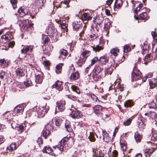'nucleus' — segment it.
Segmentation results:
<instances>
[{"instance_id": "6", "label": "nucleus", "mask_w": 157, "mask_h": 157, "mask_svg": "<svg viewBox=\"0 0 157 157\" xmlns=\"http://www.w3.org/2000/svg\"><path fill=\"white\" fill-rule=\"evenodd\" d=\"M141 74V72L139 70L134 69L132 73V80H136L139 79L140 78Z\"/></svg>"}, {"instance_id": "30", "label": "nucleus", "mask_w": 157, "mask_h": 157, "mask_svg": "<svg viewBox=\"0 0 157 157\" xmlns=\"http://www.w3.org/2000/svg\"><path fill=\"white\" fill-rule=\"evenodd\" d=\"M52 151V149L49 146H47L44 147L42 150V151L43 153H46L48 154L51 153Z\"/></svg>"}, {"instance_id": "20", "label": "nucleus", "mask_w": 157, "mask_h": 157, "mask_svg": "<svg viewBox=\"0 0 157 157\" xmlns=\"http://www.w3.org/2000/svg\"><path fill=\"white\" fill-rule=\"evenodd\" d=\"M92 50L95 52H99L100 51L103 50L104 48V46H100L99 45H97L95 46H92Z\"/></svg>"}, {"instance_id": "12", "label": "nucleus", "mask_w": 157, "mask_h": 157, "mask_svg": "<svg viewBox=\"0 0 157 157\" xmlns=\"http://www.w3.org/2000/svg\"><path fill=\"white\" fill-rule=\"evenodd\" d=\"M109 60V58L106 54L100 57L98 60L99 63L102 65L105 64Z\"/></svg>"}, {"instance_id": "59", "label": "nucleus", "mask_w": 157, "mask_h": 157, "mask_svg": "<svg viewBox=\"0 0 157 157\" xmlns=\"http://www.w3.org/2000/svg\"><path fill=\"white\" fill-rule=\"evenodd\" d=\"M91 97L93 101H97L98 100V98L96 95L94 94H92L91 95Z\"/></svg>"}, {"instance_id": "4", "label": "nucleus", "mask_w": 157, "mask_h": 157, "mask_svg": "<svg viewBox=\"0 0 157 157\" xmlns=\"http://www.w3.org/2000/svg\"><path fill=\"white\" fill-rule=\"evenodd\" d=\"M102 71L103 69L99 66H97L95 67L93 70L92 77L95 81H97L101 78V77L103 76L101 74Z\"/></svg>"}, {"instance_id": "64", "label": "nucleus", "mask_w": 157, "mask_h": 157, "mask_svg": "<svg viewBox=\"0 0 157 157\" xmlns=\"http://www.w3.org/2000/svg\"><path fill=\"white\" fill-rule=\"evenodd\" d=\"M5 76V73L3 71L0 73V78L2 79H3Z\"/></svg>"}, {"instance_id": "18", "label": "nucleus", "mask_w": 157, "mask_h": 157, "mask_svg": "<svg viewBox=\"0 0 157 157\" xmlns=\"http://www.w3.org/2000/svg\"><path fill=\"white\" fill-rule=\"evenodd\" d=\"M155 150L154 148H153L151 149H147L144 150L143 151L145 154V157H149L150 155Z\"/></svg>"}, {"instance_id": "16", "label": "nucleus", "mask_w": 157, "mask_h": 157, "mask_svg": "<svg viewBox=\"0 0 157 157\" xmlns=\"http://www.w3.org/2000/svg\"><path fill=\"white\" fill-rule=\"evenodd\" d=\"M11 39V37L10 35L8 34H6L1 36L0 42L6 43L9 40H10Z\"/></svg>"}, {"instance_id": "8", "label": "nucleus", "mask_w": 157, "mask_h": 157, "mask_svg": "<svg viewBox=\"0 0 157 157\" xmlns=\"http://www.w3.org/2000/svg\"><path fill=\"white\" fill-rule=\"evenodd\" d=\"M82 115V113L81 111L75 109L73 110L70 114L71 117L73 118H80Z\"/></svg>"}, {"instance_id": "55", "label": "nucleus", "mask_w": 157, "mask_h": 157, "mask_svg": "<svg viewBox=\"0 0 157 157\" xmlns=\"http://www.w3.org/2000/svg\"><path fill=\"white\" fill-rule=\"evenodd\" d=\"M149 46L148 44H146L145 43L143 44V45H142V50L143 51H146L149 50Z\"/></svg>"}, {"instance_id": "47", "label": "nucleus", "mask_w": 157, "mask_h": 157, "mask_svg": "<svg viewBox=\"0 0 157 157\" xmlns=\"http://www.w3.org/2000/svg\"><path fill=\"white\" fill-rule=\"evenodd\" d=\"M140 17L142 20H147L148 19L147 16V13L145 12L142 13L140 15Z\"/></svg>"}, {"instance_id": "40", "label": "nucleus", "mask_w": 157, "mask_h": 157, "mask_svg": "<svg viewBox=\"0 0 157 157\" xmlns=\"http://www.w3.org/2000/svg\"><path fill=\"white\" fill-rule=\"evenodd\" d=\"M71 90L75 92L78 94H80L81 93L80 91L79 88L75 85H72L71 86Z\"/></svg>"}, {"instance_id": "58", "label": "nucleus", "mask_w": 157, "mask_h": 157, "mask_svg": "<svg viewBox=\"0 0 157 157\" xmlns=\"http://www.w3.org/2000/svg\"><path fill=\"white\" fill-rule=\"evenodd\" d=\"M111 24L109 22H108L107 23H105L104 24V28L105 30L108 29L109 28Z\"/></svg>"}, {"instance_id": "14", "label": "nucleus", "mask_w": 157, "mask_h": 157, "mask_svg": "<svg viewBox=\"0 0 157 157\" xmlns=\"http://www.w3.org/2000/svg\"><path fill=\"white\" fill-rule=\"evenodd\" d=\"M4 116V120L6 124L10 123L11 119V114L9 113V111L3 114Z\"/></svg>"}, {"instance_id": "43", "label": "nucleus", "mask_w": 157, "mask_h": 157, "mask_svg": "<svg viewBox=\"0 0 157 157\" xmlns=\"http://www.w3.org/2000/svg\"><path fill=\"white\" fill-rule=\"evenodd\" d=\"M115 85H117V86H116V87H118L119 90L122 91L124 90V87L123 85H119L120 83L118 82H115L114 83Z\"/></svg>"}, {"instance_id": "19", "label": "nucleus", "mask_w": 157, "mask_h": 157, "mask_svg": "<svg viewBox=\"0 0 157 157\" xmlns=\"http://www.w3.org/2000/svg\"><path fill=\"white\" fill-rule=\"evenodd\" d=\"M62 82L59 81H57L55 83L52 85L53 88H55L57 89L59 91H60L63 89V87L61 86Z\"/></svg>"}, {"instance_id": "38", "label": "nucleus", "mask_w": 157, "mask_h": 157, "mask_svg": "<svg viewBox=\"0 0 157 157\" xmlns=\"http://www.w3.org/2000/svg\"><path fill=\"white\" fill-rule=\"evenodd\" d=\"M90 52L88 50H86L83 52L81 54V56L82 58L86 59L89 56Z\"/></svg>"}, {"instance_id": "26", "label": "nucleus", "mask_w": 157, "mask_h": 157, "mask_svg": "<svg viewBox=\"0 0 157 157\" xmlns=\"http://www.w3.org/2000/svg\"><path fill=\"white\" fill-rule=\"evenodd\" d=\"M46 2V0H35V5L37 7H41Z\"/></svg>"}, {"instance_id": "54", "label": "nucleus", "mask_w": 157, "mask_h": 157, "mask_svg": "<svg viewBox=\"0 0 157 157\" xmlns=\"http://www.w3.org/2000/svg\"><path fill=\"white\" fill-rule=\"evenodd\" d=\"M62 121L59 119H57L55 121V124L56 126H59L62 123Z\"/></svg>"}, {"instance_id": "9", "label": "nucleus", "mask_w": 157, "mask_h": 157, "mask_svg": "<svg viewBox=\"0 0 157 157\" xmlns=\"http://www.w3.org/2000/svg\"><path fill=\"white\" fill-rule=\"evenodd\" d=\"M93 22H94L96 24L98 25L99 26L102 23L104 19L102 14L97 15L94 17Z\"/></svg>"}, {"instance_id": "46", "label": "nucleus", "mask_w": 157, "mask_h": 157, "mask_svg": "<svg viewBox=\"0 0 157 157\" xmlns=\"http://www.w3.org/2000/svg\"><path fill=\"white\" fill-rule=\"evenodd\" d=\"M151 139L153 141H155L157 140V132H156L154 131L152 132Z\"/></svg>"}, {"instance_id": "51", "label": "nucleus", "mask_w": 157, "mask_h": 157, "mask_svg": "<svg viewBox=\"0 0 157 157\" xmlns=\"http://www.w3.org/2000/svg\"><path fill=\"white\" fill-rule=\"evenodd\" d=\"M132 121V119L131 118H130L125 121L123 122V124L125 126H128L130 125Z\"/></svg>"}, {"instance_id": "31", "label": "nucleus", "mask_w": 157, "mask_h": 157, "mask_svg": "<svg viewBox=\"0 0 157 157\" xmlns=\"http://www.w3.org/2000/svg\"><path fill=\"white\" fill-rule=\"evenodd\" d=\"M134 137L136 142L138 143L140 142L142 139V136L140 133H138L137 131L135 132Z\"/></svg>"}, {"instance_id": "21", "label": "nucleus", "mask_w": 157, "mask_h": 157, "mask_svg": "<svg viewBox=\"0 0 157 157\" xmlns=\"http://www.w3.org/2000/svg\"><path fill=\"white\" fill-rule=\"evenodd\" d=\"M67 55V50L62 49L60 50V55L59 56L60 59H63L66 58Z\"/></svg>"}, {"instance_id": "5", "label": "nucleus", "mask_w": 157, "mask_h": 157, "mask_svg": "<svg viewBox=\"0 0 157 157\" xmlns=\"http://www.w3.org/2000/svg\"><path fill=\"white\" fill-rule=\"evenodd\" d=\"M31 125L29 123L25 122L24 123L19 125L16 128V130L18 131V133L22 132L24 130H28L31 127Z\"/></svg>"}, {"instance_id": "33", "label": "nucleus", "mask_w": 157, "mask_h": 157, "mask_svg": "<svg viewBox=\"0 0 157 157\" xmlns=\"http://www.w3.org/2000/svg\"><path fill=\"white\" fill-rule=\"evenodd\" d=\"M79 74L78 71L71 74L70 76V79L71 80H76L78 78Z\"/></svg>"}, {"instance_id": "10", "label": "nucleus", "mask_w": 157, "mask_h": 157, "mask_svg": "<svg viewBox=\"0 0 157 157\" xmlns=\"http://www.w3.org/2000/svg\"><path fill=\"white\" fill-rule=\"evenodd\" d=\"M25 107V105L23 104H21L18 105L14 109V113L19 114H22Z\"/></svg>"}, {"instance_id": "63", "label": "nucleus", "mask_w": 157, "mask_h": 157, "mask_svg": "<svg viewBox=\"0 0 157 157\" xmlns=\"http://www.w3.org/2000/svg\"><path fill=\"white\" fill-rule=\"evenodd\" d=\"M105 44V40L102 38H100L99 40V44L100 46H104Z\"/></svg>"}, {"instance_id": "36", "label": "nucleus", "mask_w": 157, "mask_h": 157, "mask_svg": "<svg viewBox=\"0 0 157 157\" xmlns=\"http://www.w3.org/2000/svg\"><path fill=\"white\" fill-rule=\"evenodd\" d=\"M155 102L154 101L150 103L149 104V106L150 108H157V97L155 99Z\"/></svg>"}, {"instance_id": "27", "label": "nucleus", "mask_w": 157, "mask_h": 157, "mask_svg": "<svg viewBox=\"0 0 157 157\" xmlns=\"http://www.w3.org/2000/svg\"><path fill=\"white\" fill-rule=\"evenodd\" d=\"M35 82L36 83L40 84L42 83L43 79V76L40 75H35Z\"/></svg>"}, {"instance_id": "49", "label": "nucleus", "mask_w": 157, "mask_h": 157, "mask_svg": "<svg viewBox=\"0 0 157 157\" xmlns=\"http://www.w3.org/2000/svg\"><path fill=\"white\" fill-rule=\"evenodd\" d=\"M123 52H127L130 51L131 48L128 45L126 44L123 47Z\"/></svg>"}, {"instance_id": "50", "label": "nucleus", "mask_w": 157, "mask_h": 157, "mask_svg": "<svg viewBox=\"0 0 157 157\" xmlns=\"http://www.w3.org/2000/svg\"><path fill=\"white\" fill-rule=\"evenodd\" d=\"M67 96L70 99L73 101H76L78 100L76 96L71 94H69Z\"/></svg>"}, {"instance_id": "1", "label": "nucleus", "mask_w": 157, "mask_h": 157, "mask_svg": "<svg viewBox=\"0 0 157 157\" xmlns=\"http://www.w3.org/2000/svg\"><path fill=\"white\" fill-rule=\"evenodd\" d=\"M67 140L68 138H64L59 142V144L57 145L53 146V148L54 149L57 148L61 151H66L69 147L67 144Z\"/></svg>"}, {"instance_id": "29", "label": "nucleus", "mask_w": 157, "mask_h": 157, "mask_svg": "<svg viewBox=\"0 0 157 157\" xmlns=\"http://www.w3.org/2000/svg\"><path fill=\"white\" fill-rule=\"evenodd\" d=\"M63 65V63H60L56 66V72L57 74H59L61 73L62 70V67Z\"/></svg>"}, {"instance_id": "42", "label": "nucleus", "mask_w": 157, "mask_h": 157, "mask_svg": "<svg viewBox=\"0 0 157 157\" xmlns=\"http://www.w3.org/2000/svg\"><path fill=\"white\" fill-rule=\"evenodd\" d=\"M113 70V69L111 65L109 67L106 68L105 70V74H111Z\"/></svg>"}, {"instance_id": "60", "label": "nucleus", "mask_w": 157, "mask_h": 157, "mask_svg": "<svg viewBox=\"0 0 157 157\" xmlns=\"http://www.w3.org/2000/svg\"><path fill=\"white\" fill-rule=\"evenodd\" d=\"M36 142L39 145L43 143V140L41 137H39L36 140Z\"/></svg>"}, {"instance_id": "62", "label": "nucleus", "mask_w": 157, "mask_h": 157, "mask_svg": "<svg viewBox=\"0 0 157 157\" xmlns=\"http://www.w3.org/2000/svg\"><path fill=\"white\" fill-rule=\"evenodd\" d=\"M151 35L154 40L157 39V34L154 31H152L151 32Z\"/></svg>"}, {"instance_id": "28", "label": "nucleus", "mask_w": 157, "mask_h": 157, "mask_svg": "<svg viewBox=\"0 0 157 157\" xmlns=\"http://www.w3.org/2000/svg\"><path fill=\"white\" fill-rule=\"evenodd\" d=\"M149 84L151 88H154L157 85V79L152 78L150 79Z\"/></svg>"}, {"instance_id": "3", "label": "nucleus", "mask_w": 157, "mask_h": 157, "mask_svg": "<svg viewBox=\"0 0 157 157\" xmlns=\"http://www.w3.org/2000/svg\"><path fill=\"white\" fill-rule=\"evenodd\" d=\"M47 33L49 36L52 37L54 40H55L56 41L58 40L60 34L53 26L49 27L47 30Z\"/></svg>"}, {"instance_id": "34", "label": "nucleus", "mask_w": 157, "mask_h": 157, "mask_svg": "<svg viewBox=\"0 0 157 157\" xmlns=\"http://www.w3.org/2000/svg\"><path fill=\"white\" fill-rule=\"evenodd\" d=\"M86 60V59H84L82 58L81 56H80L78 61L76 62V63L78 66L80 67L84 63Z\"/></svg>"}, {"instance_id": "7", "label": "nucleus", "mask_w": 157, "mask_h": 157, "mask_svg": "<svg viewBox=\"0 0 157 157\" xmlns=\"http://www.w3.org/2000/svg\"><path fill=\"white\" fill-rule=\"evenodd\" d=\"M65 100H61L56 102V108H58L59 112H62L65 109Z\"/></svg>"}, {"instance_id": "41", "label": "nucleus", "mask_w": 157, "mask_h": 157, "mask_svg": "<svg viewBox=\"0 0 157 157\" xmlns=\"http://www.w3.org/2000/svg\"><path fill=\"white\" fill-rule=\"evenodd\" d=\"M119 52V50L117 48H113L111 49L110 52L112 55L116 56Z\"/></svg>"}, {"instance_id": "24", "label": "nucleus", "mask_w": 157, "mask_h": 157, "mask_svg": "<svg viewBox=\"0 0 157 157\" xmlns=\"http://www.w3.org/2000/svg\"><path fill=\"white\" fill-rule=\"evenodd\" d=\"M73 29L75 31L78 30V29L81 27L82 25L80 22L75 21L72 24Z\"/></svg>"}, {"instance_id": "11", "label": "nucleus", "mask_w": 157, "mask_h": 157, "mask_svg": "<svg viewBox=\"0 0 157 157\" xmlns=\"http://www.w3.org/2000/svg\"><path fill=\"white\" fill-rule=\"evenodd\" d=\"M93 17L91 12L83 13L82 15V19L83 21H87L91 20Z\"/></svg>"}, {"instance_id": "45", "label": "nucleus", "mask_w": 157, "mask_h": 157, "mask_svg": "<svg viewBox=\"0 0 157 157\" xmlns=\"http://www.w3.org/2000/svg\"><path fill=\"white\" fill-rule=\"evenodd\" d=\"M138 127L139 128L141 129H144L145 127V125L144 124L143 122L141 120H139L138 121Z\"/></svg>"}, {"instance_id": "35", "label": "nucleus", "mask_w": 157, "mask_h": 157, "mask_svg": "<svg viewBox=\"0 0 157 157\" xmlns=\"http://www.w3.org/2000/svg\"><path fill=\"white\" fill-rule=\"evenodd\" d=\"M17 148V146L15 143H12L10 145L7 147V150H9L10 151H13Z\"/></svg>"}, {"instance_id": "44", "label": "nucleus", "mask_w": 157, "mask_h": 157, "mask_svg": "<svg viewBox=\"0 0 157 157\" xmlns=\"http://www.w3.org/2000/svg\"><path fill=\"white\" fill-rule=\"evenodd\" d=\"M122 2L121 0H116L115 2V5L117 8L121 7L122 5Z\"/></svg>"}, {"instance_id": "48", "label": "nucleus", "mask_w": 157, "mask_h": 157, "mask_svg": "<svg viewBox=\"0 0 157 157\" xmlns=\"http://www.w3.org/2000/svg\"><path fill=\"white\" fill-rule=\"evenodd\" d=\"M94 134L93 133H90V135L88 137V138L91 141L94 142L95 141V139L94 137Z\"/></svg>"}, {"instance_id": "15", "label": "nucleus", "mask_w": 157, "mask_h": 157, "mask_svg": "<svg viewBox=\"0 0 157 157\" xmlns=\"http://www.w3.org/2000/svg\"><path fill=\"white\" fill-rule=\"evenodd\" d=\"M33 46L31 45H25L21 50L22 53H26L28 52H31L33 48Z\"/></svg>"}, {"instance_id": "56", "label": "nucleus", "mask_w": 157, "mask_h": 157, "mask_svg": "<svg viewBox=\"0 0 157 157\" xmlns=\"http://www.w3.org/2000/svg\"><path fill=\"white\" fill-rule=\"evenodd\" d=\"M90 69L89 67H87L85 69V73L86 75L89 76L91 75V70L89 71Z\"/></svg>"}, {"instance_id": "53", "label": "nucleus", "mask_w": 157, "mask_h": 157, "mask_svg": "<svg viewBox=\"0 0 157 157\" xmlns=\"http://www.w3.org/2000/svg\"><path fill=\"white\" fill-rule=\"evenodd\" d=\"M10 2L12 6H13V9H15L17 6V0H10Z\"/></svg>"}, {"instance_id": "57", "label": "nucleus", "mask_w": 157, "mask_h": 157, "mask_svg": "<svg viewBox=\"0 0 157 157\" xmlns=\"http://www.w3.org/2000/svg\"><path fill=\"white\" fill-rule=\"evenodd\" d=\"M65 127L67 131L69 132H71L72 131V128H71L70 125L69 124L65 125Z\"/></svg>"}, {"instance_id": "22", "label": "nucleus", "mask_w": 157, "mask_h": 157, "mask_svg": "<svg viewBox=\"0 0 157 157\" xmlns=\"http://www.w3.org/2000/svg\"><path fill=\"white\" fill-rule=\"evenodd\" d=\"M102 133L104 141L105 142H109L110 139V137L109 136V135L107 132L105 130H103L102 131Z\"/></svg>"}, {"instance_id": "52", "label": "nucleus", "mask_w": 157, "mask_h": 157, "mask_svg": "<svg viewBox=\"0 0 157 157\" xmlns=\"http://www.w3.org/2000/svg\"><path fill=\"white\" fill-rule=\"evenodd\" d=\"M42 41L44 44H46L48 43L49 40V39L47 36H44L42 39Z\"/></svg>"}, {"instance_id": "61", "label": "nucleus", "mask_w": 157, "mask_h": 157, "mask_svg": "<svg viewBox=\"0 0 157 157\" xmlns=\"http://www.w3.org/2000/svg\"><path fill=\"white\" fill-rule=\"evenodd\" d=\"M98 58L97 57H95L91 60V65L94 64L98 60Z\"/></svg>"}, {"instance_id": "2", "label": "nucleus", "mask_w": 157, "mask_h": 157, "mask_svg": "<svg viewBox=\"0 0 157 157\" xmlns=\"http://www.w3.org/2000/svg\"><path fill=\"white\" fill-rule=\"evenodd\" d=\"M32 110L37 113L38 117L41 118L43 117L45 113L48 112V109L44 107L36 106L33 108Z\"/></svg>"}, {"instance_id": "23", "label": "nucleus", "mask_w": 157, "mask_h": 157, "mask_svg": "<svg viewBox=\"0 0 157 157\" xmlns=\"http://www.w3.org/2000/svg\"><path fill=\"white\" fill-rule=\"evenodd\" d=\"M25 22V27H26L27 29V31H29V32L31 33L32 32L33 29V25L32 23H29L28 20L26 21Z\"/></svg>"}, {"instance_id": "17", "label": "nucleus", "mask_w": 157, "mask_h": 157, "mask_svg": "<svg viewBox=\"0 0 157 157\" xmlns=\"http://www.w3.org/2000/svg\"><path fill=\"white\" fill-rule=\"evenodd\" d=\"M93 109L94 113H97L100 111H103L105 109L101 105H96L93 107Z\"/></svg>"}, {"instance_id": "13", "label": "nucleus", "mask_w": 157, "mask_h": 157, "mask_svg": "<svg viewBox=\"0 0 157 157\" xmlns=\"http://www.w3.org/2000/svg\"><path fill=\"white\" fill-rule=\"evenodd\" d=\"M17 12L21 17H23L28 14V9L25 8L21 7L19 8Z\"/></svg>"}, {"instance_id": "37", "label": "nucleus", "mask_w": 157, "mask_h": 157, "mask_svg": "<svg viewBox=\"0 0 157 157\" xmlns=\"http://www.w3.org/2000/svg\"><path fill=\"white\" fill-rule=\"evenodd\" d=\"M133 103L131 100H128L125 101L124 103V106L125 107H131L133 105Z\"/></svg>"}, {"instance_id": "32", "label": "nucleus", "mask_w": 157, "mask_h": 157, "mask_svg": "<svg viewBox=\"0 0 157 157\" xmlns=\"http://www.w3.org/2000/svg\"><path fill=\"white\" fill-rule=\"evenodd\" d=\"M9 63V61H6L4 59H0V65H2L3 67H7Z\"/></svg>"}, {"instance_id": "39", "label": "nucleus", "mask_w": 157, "mask_h": 157, "mask_svg": "<svg viewBox=\"0 0 157 157\" xmlns=\"http://www.w3.org/2000/svg\"><path fill=\"white\" fill-rule=\"evenodd\" d=\"M24 70L21 68H18L16 71V72L17 75L20 76H23L24 75Z\"/></svg>"}, {"instance_id": "25", "label": "nucleus", "mask_w": 157, "mask_h": 157, "mask_svg": "<svg viewBox=\"0 0 157 157\" xmlns=\"http://www.w3.org/2000/svg\"><path fill=\"white\" fill-rule=\"evenodd\" d=\"M47 126H46L44 128L42 132L43 136L45 139H46L47 137L49 136L50 134V131L47 128Z\"/></svg>"}]
</instances>
